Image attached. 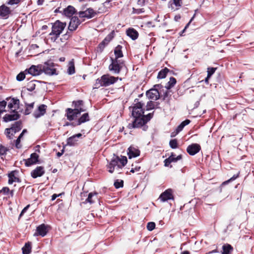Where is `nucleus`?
<instances>
[{
	"label": "nucleus",
	"instance_id": "6e6552de",
	"mask_svg": "<svg viewBox=\"0 0 254 254\" xmlns=\"http://www.w3.org/2000/svg\"><path fill=\"white\" fill-rule=\"evenodd\" d=\"M10 113L11 114H5L3 117V121L4 122L7 123L10 121H16L20 118V115L15 110H11Z\"/></svg>",
	"mask_w": 254,
	"mask_h": 254
},
{
	"label": "nucleus",
	"instance_id": "b1692460",
	"mask_svg": "<svg viewBox=\"0 0 254 254\" xmlns=\"http://www.w3.org/2000/svg\"><path fill=\"white\" fill-rule=\"evenodd\" d=\"M17 171H13L10 172L8 174V183L9 184H12L14 182H17L18 183H20L21 182L20 179L15 176V173H17Z\"/></svg>",
	"mask_w": 254,
	"mask_h": 254
},
{
	"label": "nucleus",
	"instance_id": "13d9d810",
	"mask_svg": "<svg viewBox=\"0 0 254 254\" xmlns=\"http://www.w3.org/2000/svg\"><path fill=\"white\" fill-rule=\"evenodd\" d=\"M22 0H9V1H7L6 3L9 5L17 4Z\"/></svg>",
	"mask_w": 254,
	"mask_h": 254
},
{
	"label": "nucleus",
	"instance_id": "cd10ccee",
	"mask_svg": "<svg viewBox=\"0 0 254 254\" xmlns=\"http://www.w3.org/2000/svg\"><path fill=\"white\" fill-rule=\"evenodd\" d=\"M122 46L121 45H118L114 50V54L115 58L114 59L119 60V58L124 56L123 53L122 51Z\"/></svg>",
	"mask_w": 254,
	"mask_h": 254
},
{
	"label": "nucleus",
	"instance_id": "6ab92c4d",
	"mask_svg": "<svg viewBox=\"0 0 254 254\" xmlns=\"http://www.w3.org/2000/svg\"><path fill=\"white\" fill-rule=\"evenodd\" d=\"M47 107V106L44 104L40 105L37 110L34 111L33 116L37 119L43 116L46 113Z\"/></svg>",
	"mask_w": 254,
	"mask_h": 254
},
{
	"label": "nucleus",
	"instance_id": "4d7b16f0",
	"mask_svg": "<svg viewBox=\"0 0 254 254\" xmlns=\"http://www.w3.org/2000/svg\"><path fill=\"white\" fill-rule=\"evenodd\" d=\"M72 33H73L72 31H70V30H68V29H67L66 32L64 34H63V35L64 36H65V38L66 39L68 40L71 37V36L72 35Z\"/></svg>",
	"mask_w": 254,
	"mask_h": 254
},
{
	"label": "nucleus",
	"instance_id": "c85d7f7f",
	"mask_svg": "<svg viewBox=\"0 0 254 254\" xmlns=\"http://www.w3.org/2000/svg\"><path fill=\"white\" fill-rule=\"evenodd\" d=\"M25 72H27L33 76H37L40 75V72L38 71V69L36 67V65H33L28 69H26L25 70Z\"/></svg>",
	"mask_w": 254,
	"mask_h": 254
},
{
	"label": "nucleus",
	"instance_id": "58836bf2",
	"mask_svg": "<svg viewBox=\"0 0 254 254\" xmlns=\"http://www.w3.org/2000/svg\"><path fill=\"white\" fill-rule=\"evenodd\" d=\"M97 194L98 193L96 192L89 193L88 194V197L85 200V202H88L90 204L93 203L94 201L93 200L92 197L94 196H96Z\"/></svg>",
	"mask_w": 254,
	"mask_h": 254
},
{
	"label": "nucleus",
	"instance_id": "69168bd1",
	"mask_svg": "<svg viewBox=\"0 0 254 254\" xmlns=\"http://www.w3.org/2000/svg\"><path fill=\"white\" fill-rule=\"evenodd\" d=\"M115 34L114 31H112L106 37V38L110 39V41L113 38Z\"/></svg>",
	"mask_w": 254,
	"mask_h": 254
},
{
	"label": "nucleus",
	"instance_id": "338daca9",
	"mask_svg": "<svg viewBox=\"0 0 254 254\" xmlns=\"http://www.w3.org/2000/svg\"><path fill=\"white\" fill-rule=\"evenodd\" d=\"M140 167H135V168H132L131 170H130V172L131 173H134L135 172H138L140 170Z\"/></svg>",
	"mask_w": 254,
	"mask_h": 254
},
{
	"label": "nucleus",
	"instance_id": "ddd939ff",
	"mask_svg": "<svg viewBox=\"0 0 254 254\" xmlns=\"http://www.w3.org/2000/svg\"><path fill=\"white\" fill-rule=\"evenodd\" d=\"M84 101L82 100L73 101L72 102V106L74 107L73 109L77 110L80 114L86 111V109L84 108Z\"/></svg>",
	"mask_w": 254,
	"mask_h": 254
},
{
	"label": "nucleus",
	"instance_id": "f3484780",
	"mask_svg": "<svg viewBox=\"0 0 254 254\" xmlns=\"http://www.w3.org/2000/svg\"><path fill=\"white\" fill-rule=\"evenodd\" d=\"M11 11L9 7L4 4L0 6V18L7 19L8 18L9 14H11Z\"/></svg>",
	"mask_w": 254,
	"mask_h": 254
},
{
	"label": "nucleus",
	"instance_id": "412c9836",
	"mask_svg": "<svg viewBox=\"0 0 254 254\" xmlns=\"http://www.w3.org/2000/svg\"><path fill=\"white\" fill-rule=\"evenodd\" d=\"M78 14L79 16L81 18L86 17L87 18H91L95 15V13L92 8H89L85 11H80Z\"/></svg>",
	"mask_w": 254,
	"mask_h": 254
},
{
	"label": "nucleus",
	"instance_id": "dca6fc26",
	"mask_svg": "<svg viewBox=\"0 0 254 254\" xmlns=\"http://www.w3.org/2000/svg\"><path fill=\"white\" fill-rule=\"evenodd\" d=\"M6 100L7 101L10 100L7 105L8 108L11 109V110H15V111H17L19 106V100L14 98H7Z\"/></svg>",
	"mask_w": 254,
	"mask_h": 254
},
{
	"label": "nucleus",
	"instance_id": "5fc2aeb1",
	"mask_svg": "<svg viewBox=\"0 0 254 254\" xmlns=\"http://www.w3.org/2000/svg\"><path fill=\"white\" fill-rule=\"evenodd\" d=\"M146 110L149 111L154 109V103L153 101H149L147 102L146 105Z\"/></svg>",
	"mask_w": 254,
	"mask_h": 254
},
{
	"label": "nucleus",
	"instance_id": "bf43d9fd",
	"mask_svg": "<svg viewBox=\"0 0 254 254\" xmlns=\"http://www.w3.org/2000/svg\"><path fill=\"white\" fill-rule=\"evenodd\" d=\"M21 138V137L18 136L17 139L15 140V147L18 149H19L22 147V145L20 144Z\"/></svg>",
	"mask_w": 254,
	"mask_h": 254
},
{
	"label": "nucleus",
	"instance_id": "a211bd4d",
	"mask_svg": "<svg viewBox=\"0 0 254 254\" xmlns=\"http://www.w3.org/2000/svg\"><path fill=\"white\" fill-rule=\"evenodd\" d=\"M80 23V20H79L77 17H72L70 20V21L69 23V25L68 26V30H70V31L73 32L77 28Z\"/></svg>",
	"mask_w": 254,
	"mask_h": 254
},
{
	"label": "nucleus",
	"instance_id": "0e129e2a",
	"mask_svg": "<svg viewBox=\"0 0 254 254\" xmlns=\"http://www.w3.org/2000/svg\"><path fill=\"white\" fill-rule=\"evenodd\" d=\"M173 3L176 6H181L182 5V0H173Z\"/></svg>",
	"mask_w": 254,
	"mask_h": 254
},
{
	"label": "nucleus",
	"instance_id": "37998d69",
	"mask_svg": "<svg viewBox=\"0 0 254 254\" xmlns=\"http://www.w3.org/2000/svg\"><path fill=\"white\" fill-rule=\"evenodd\" d=\"M36 84L34 81H31L27 84V90L29 91H32L35 89Z\"/></svg>",
	"mask_w": 254,
	"mask_h": 254
},
{
	"label": "nucleus",
	"instance_id": "a19ab883",
	"mask_svg": "<svg viewBox=\"0 0 254 254\" xmlns=\"http://www.w3.org/2000/svg\"><path fill=\"white\" fill-rule=\"evenodd\" d=\"M170 159H171L172 162H176L178 160H181L182 158V155H179L177 157H176V155L174 153H172L171 155L169 157Z\"/></svg>",
	"mask_w": 254,
	"mask_h": 254
},
{
	"label": "nucleus",
	"instance_id": "7ed1b4c3",
	"mask_svg": "<svg viewBox=\"0 0 254 254\" xmlns=\"http://www.w3.org/2000/svg\"><path fill=\"white\" fill-rule=\"evenodd\" d=\"M153 117V114L149 113L147 115H142L140 119H134L132 123L128 124L127 127L129 129L139 128L144 126Z\"/></svg>",
	"mask_w": 254,
	"mask_h": 254
},
{
	"label": "nucleus",
	"instance_id": "6e6d98bb",
	"mask_svg": "<svg viewBox=\"0 0 254 254\" xmlns=\"http://www.w3.org/2000/svg\"><path fill=\"white\" fill-rule=\"evenodd\" d=\"M36 68L38 69V71L40 72V75L44 71L45 68V64H38L36 65Z\"/></svg>",
	"mask_w": 254,
	"mask_h": 254
},
{
	"label": "nucleus",
	"instance_id": "f257e3e1",
	"mask_svg": "<svg viewBox=\"0 0 254 254\" xmlns=\"http://www.w3.org/2000/svg\"><path fill=\"white\" fill-rule=\"evenodd\" d=\"M51 24L52 31L49 34V39L51 42L58 43L57 40L64 29L66 25V23L57 20L54 23H51Z\"/></svg>",
	"mask_w": 254,
	"mask_h": 254
},
{
	"label": "nucleus",
	"instance_id": "09e8293b",
	"mask_svg": "<svg viewBox=\"0 0 254 254\" xmlns=\"http://www.w3.org/2000/svg\"><path fill=\"white\" fill-rule=\"evenodd\" d=\"M9 149L3 146L2 144H0V156L5 155L6 152L8 151Z\"/></svg>",
	"mask_w": 254,
	"mask_h": 254
},
{
	"label": "nucleus",
	"instance_id": "a18cd8bd",
	"mask_svg": "<svg viewBox=\"0 0 254 254\" xmlns=\"http://www.w3.org/2000/svg\"><path fill=\"white\" fill-rule=\"evenodd\" d=\"M169 145L172 149H175L178 147V141L176 139H171L169 142Z\"/></svg>",
	"mask_w": 254,
	"mask_h": 254
},
{
	"label": "nucleus",
	"instance_id": "f8f14e48",
	"mask_svg": "<svg viewBox=\"0 0 254 254\" xmlns=\"http://www.w3.org/2000/svg\"><path fill=\"white\" fill-rule=\"evenodd\" d=\"M49 226L47 225H45V224H42L37 227L36 232L37 233L35 234V235H39L42 237H44L47 235L48 232V228Z\"/></svg>",
	"mask_w": 254,
	"mask_h": 254
},
{
	"label": "nucleus",
	"instance_id": "f03ea898",
	"mask_svg": "<svg viewBox=\"0 0 254 254\" xmlns=\"http://www.w3.org/2000/svg\"><path fill=\"white\" fill-rule=\"evenodd\" d=\"M121 156V158H120L118 156L114 154L110 162L106 166L109 173H113L116 166L117 167V169H122L127 164V157L124 156Z\"/></svg>",
	"mask_w": 254,
	"mask_h": 254
},
{
	"label": "nucleus",
	"instance_id": "423d86ee",
	"mask_svg": "<svg viewBox=\"0 0 254 254\" xmlns=\"http://www.w3.org/2000/svg\"><path fill=\"white\" fill-rule=\"evenodd\" d=\"M102 80V86L107 87L116 83L119 79V77H114L109 74H104L101 76ZM121 80L122 78H120Z\"/></svg>",
	"mask_w": 254,
	"mask_h": 254
},
{
	"label": "nucleus",
	"instance_id": "e2e57ef3",
	"mask_svg": "<svg viewBox=\"0 0 254 254\" xmlns=\"http://www.w3.org/2000/svg\"><path fill=\"white\" fill-rule=\"evenodd\" d=\"M9 189L8 187H3L0 190V193L3 192L4 194H7L9 192Z\"/></svg>",
	"mask_w": 254,
	"mask_h": 254
},
{
	"label": "nucleus",
	"instance_id": "3c124183",
	"mask_svg": "<svg viewBox=\"0 0 254 254\" xmlns=\"http://www.w3.org/2000/svg\"><path fill=\"white\" fill-rule=\"evenodd\" d=\"M4 133L6 135V137L9 139H13L14 134H13V133H10V129H9L8 128H6L5 129Z\"/></svg>",
	"mask_w": 254,
	"mask_h": 254
},
{
	"label": "nucleus",
	"instance_id": "f704fd0d",
	"mask_svg": "<svg viewBox=\"0 0 254 254\" xmlns=\"http://www.w3.org/2000/svg\"><path fill=\"white\" fill-rule=\"evenodd\" d=\"M176 82L177 81L176 78L173 77H171L170 78V81L167 82L165 87L167 90H169L171 89L172 87H173L176 84Z\"/></svg>",
	"mask_w": 254,
	"mask_h": 254
},
{
	"label": "nucleus",
	"instance_id": "052dcab7",
	"mask_svg": "<svg viewBox=\"0 0 254 254\" xmlns=\"http://www.w3.org/2000/svg\"><path fill=\"white\" fill-rule=\"evenodd\" d=\"M30 206V204H28L22 209L19 216V219H20V218L23 215V214L26 212L27 209L29 208Z\"/></svg>",
	"mask_w": 254,
	"mask_h": 254
},
{
	"label": "nucleus",
	"instance_id": "c03bdc74",
	"mask_svg": "<svg viewBox=\"0 0 254 254\" xmlns=\"http://www.w3.org/2000/svg\"><path fill=\"white\" fill-rule=\"evenodd\" d=\"M239 176V173L233 175V176L232 177H231L230 179L228 180L227 181H226L224 182L221 184V186H223L224 185H226L228 184L229 183L233 181L234 180L236 179L237 178H238Z\"/></svg>",
	"mask_w": 254,
	"mask_h": 254
},
{
	"label": "nucleus",
	"instance_id": "bb28decb",
	"mask_svg": "<svg viewBox=\"0 0 254 254\" xmlns=\"http://www.w3.org/2000/svg\"><path fill=\"white\" fill-rule=\"evenodd\" d=\"M110 39L108 38H105L98 46L97 47V51L99 53H102L105 47L109 44L110 42Z\"/></svg>",
	"mask_w": 254,
	"mask_h": 254
},
{
	"label": "nucleus",
	"instance_id": "de8ad7c7",
	"mask_svg": "<svg viewBox=\"0 0 254 254\" xmlns=\"http://www.w3.org/2000/svg\"><path fill=\"white\" fill-rule=\"evenodd\" d=\"M216 67H208L207 68V78H210V77L214 74L216 70Z\"/></svg>",
	"mask_w": 254,
	"mask_h": 254
},
{
	"label": "nucleus",
	"instance_id": "9b49d317",
	"mask_svg": "<svg viewBox=\"0 0 254 254\" xmlns=\"http://www.w3.org/2000/svg\"><path fill=\"white\" fill-rule=\"evenodd\" d=\"M146 96L150 99L157 100L160 97L159 92L157 88H151L146 91Z\"/></svg>",
	"mask_w": 254,
	"mask_h": 254
},
{
	"label": "nucleus",
	"instance_id": "c756f323",
	"mask_svg": "<svg viewBox=\"0 0 254 254\" xmlns=\"http://www.w3.org/2000/svg\"><path fill=\"white\" fill-rule=\"evenodd\" d=\"M75 72V71L74 60L72 59L68 63L67 72L69 75H72L74 74Z\"/></svg>",
	"mask_w": 254,
	"mask_h": 254
},
{
	"label": "nucleus",
	"instance_id": "79ce46f5",
	"mask_svg": "<svg viewBox=\"0 0 254 254\" xmlns=\"http://www.w3.org/2000/svg\"><path fill=\"white\" fill-rule=\"evenodd\" d=\"M27 72H25V71L23 72H20L16 76V80L19 81H21L24 79L26 77V74Z\"/></svg>",
	"mask_w": 254,
	"mask_h": 254
},
{
	"label": "nucleus",
	"instance_id": "20e7f679",
	"mask_svg": "<svg viewBox=\"0 0 254 254\" xmlns=\"http://www.w3.org/2000/svg\"><path fill=\"white\" fill-rule=\"evenodd\" d=\"M134 104L132 107H129V110H131V115L134 119H140L143 114L144 110L142 108L144 104L141 102H138V99H135Z\"/></svg>",
	"mask_w": 254,
	"mask_h": 254
},
{
	"label": "nucleus",
	"instance_id": "7c9ffc66",
	"mask_svg": "<svg viewBox=\"0 0 254 254\" xmlns=\"http://www.w3.org/2000/svg\"><path fill=\"white\" fill-rule=\"evenodd\" d=\"M78 124L81 125L85 122L90 121V117L88 113L83 114L77 120Z\"/></svg>",
	"mask_w": 254,
	"mask_h": 254
},
{
	"label": "nucleus",
	"instance_id": "49530a36",
	"mask_svg": "<svg viewBox=\"0 0 254 254\" xmlns=\"http://www.w3.org/2000/svg\"><path fill=\"white\" fill-rule=\"evenodd\" d=\"M115 188L119 189L120 188L123 187L124 186V181L123 180L119 181V180H117L114 182V184Z\"/></svg>",
	"mask_w": 254,
	"mask_h": 254
},
{
	"label": "nucleus",
	"instance_id": "393cba45",
	"mask_svg": "<svg viewBox=\"0 0 254 254\" xmlns=\"http://www.w3.org/2000/svg\"><path fill=\"white\" fill-rule=\"evenodd\" d=\"M76 12L75 8L71 5L68 6L64 10V14L67 17H71Z\"/></svg>",
	"mask_w": 254,
	"mask_h": 254
},
{
	"label": "nucleus",
	"instance_id": "8fccbe9b",
	"mask_svg": "<svg viewBox=\"0 0 254 254\" xmlns=\"http://www.w3.org/2000/svg\"><path fill=\"white\" fill-rule=\"evenodd\" d=\"M6 104L7 102L4 100L0 102V114L5 111L4 109Z\"/></svg>",
	"mask_w": 254,
	"mask_h": 254
},
{
	"label": "nucleus",
	"instance_id": "a878e982",
	"mask_svg": "<svg viewBox=\"0 0 254 254\" xmlns=\"http://www.w3.org/2000/svg\"><path fill=\"white\" fill-rule=\"evenodd\" d=\"M233 251V247L229 244H226L222 246L221 254H232Z\"/></svg>",
	"mask_w": 254,
	"mask_h": 254
},
{
	"label": "nucleus",
	"instance_id": "1a4fd4ad",
	"mask_svg": "<svg viewBox=\"0 0 254 254\" xmlns=\"http://www.w3.org/2000/svg\"><path fill=\"white\" fill-rule=\"evenodd\" d=\"M159 199H160L162 202H165L171 199L174 200V198L172 190L169 189L165 190L160 194Z\"/></svg>",
	"mask_w": 254,
	"mask_h": 254
},
{
	"label": "nucleus",
	"instance_id": "2eb2a0df",
	"mask_svg": "<svg viewBox=\"0 0 254 254\" xmlns=\"http://www.w3.org/2000/svg\"><path fill=\"white\" fill-rule=\"evenodd\" d=\"M39 155L36 153H33L30 155V158L25 160V165L27 167H29L33 164H35L39 162Z\"/></svg>",
	"mask_w": 254,
	"mask_h": 254
},
{
	"label": "nucleus",
	"instance_id": "0eeeda50",
	"mask_svg": "<svg viewBox=\"0 0 254 254\" xmlns=\"http://www.w3.org/2000/svg\"><path fill=\"white\" fill-rule=\"evenodd\" d=\"M55 64L51 61H48L45 63V68L44 72L48 75H58V72L57 69L54 67Z\"/></svg>",
	"mask_w": 254,
	"mask_h": 254
},
{
	"label": "nucleus",
	"instance_id": "e433bc0d",
	"mask_svg": "<svg viewBox=\"0 0 254 254\" xmlns=\"http://www.w3.org/2000/svg\"><path fill=\"white\" fill-rule=\"evenodd\" d=\"M171 94H170V92L168 90L166 91L163 95L162 96V100L165 101L167 104H170V98H171Z\"/></svg>",
	"mask_w": 254,
	"mask_h": 254
},
{
	"label": "nucleus",
	"instance_id": "2f4dec72",
	"mask_svg": "<svg viewBox=\"0 0 254 254\" xmlns=\"http://www.w3.org/2000/svg\"><path fill=\"white\" fill-rule=\"evenodd\" d=\"M23 254H29L31 252V243L27 242L25 244L22 248Z\"/></svg>",
	"mask_w": 254,
	"mask_h": 254
},
{
	"label": "nucleus",
	"instance_id": "680f3d73",
	"mask_svg": "<svg viewBox=\"0 0 254 254\" xmlns=\"http://www.w3.org/2000/svg\"><path fill=\"white\" fill-rule=\"evenodd\" d=\"M172 159H170L169 157H168V158L166 159L164 162V166L165 167H169L170 164L172 162Z\"/></svg>",
	"mask_w": 254,
	"mask_h": 254
},
{
	"label": "nucleus",
	"instance_id": "aec40b11",
	"mask_svg": "<svg viewBox=\"0 0 254 254\" xmlns=\"http://www.w3.org/2000/svg\"><path fill=\"white\" fill-rule=\"evenodd\" d=\"M45 173L44 168L43 166H38L31 173V176L33 178H37L41 177Z\"/></svg>",
	"mask_w": 254,
	"mask_h": 254
},
{
	"label": "nucleus",
	"instance_id": "ea45409f",
	"mask_svg": "<svg viewBox=\"0 0 254 254\" xmlns=\"http://www.w3.org/2000/svg\"><path fill=\"white\" fill-rule=\"evenodd\" d=\"M11 127L13 128H15L16 131H20L22 128V122L20 121L15 122L11 125Z\"/></svg>",
	"mask_w": 254,
	"mask_h": 254
},
{
	"label": "nucleus",
	"instance_id": "864d4df0",
	"mask_svg": "<svg viewBox=\"0 0 254 254\" xmlns=\"http://www.w3.org/2000/svg\"><path fill=\"white\" fill-rule=\"evenodd\" d=\"M155 223L153 222H148L147 224V229L148 230L152 231L155 228Z\"/></svg>",
	"mask_w": 254,
	"mask_h": 254
},
{
	"label": "nucleus",
	"instance_id": "774afa93",
	"mask_svg": "<svg viewBox=\"0 0 254 254\" xmlns=\"http://www.w3.org/2000/svg\"><path fill=\"white\" fill-rule=\"evenodd\" d=\"M80 125V124H78V122L77 120L76 122H70V126H71L72 127H75L76 126H78Z\"/></svg>",
	"mask_w": 254,
	"mask_h": 254
},
{
	"label": "nucleus",
	"instance_id": "4468645a",
	"mask_svg": "<svg viewBox=\"0 0 254 254\" xmlns=\"http://www.w3.org/2000/svg\"><path fill=\"white\" fill-rule=\"evenodd\" d=\"M200 149L201 147L198 144L193 143L188 146L187 151L190 155L193 156L197 153Z\"/></svg>",
	"mask_w": 254,
	"mask_h": 254
},
{
	"label": "nucleus",
	"instance_id": "473e14b6",
	"mask_svg": "<svg viewBox=\"0 0 254 254\" xmlns=\"http://www.w3.org/2000/svg\"><path fill=\"white\" fill-rule=\"evenodd\" d=\"M170 71L167 67H165L161 69L158 74L157 78L163 79L166 77L167 74Z\"/></svg>",
	"mask_w": 254,
	"mask_h": 254
},
{
	"label": "nucleus",
	"instance_id": "4c0bfd02",
	"mask_svg": "<svg viewBox=\"0 0 254 254\" xmlns=\"http://www.w3.org/2000/svg\"><path fill=\"white\" fill-rule=\"evenodd\" d=\"M34 103H32L31 104H26V109L24 112L25 115H27L31 113L34 108Z\"/></svg>",
	"mask_w": 254,
	"mask_h": 254
},
{
	"label": "nucleus",
	"instance_id": "9d476101",
	"mask_svg": "<svg viewBox=\"0 0 254 254\" xmlns=\"http://www.w3.org/2000/svg\"><path fill=\"white\" fill-rule=\"evenodd\" d=\"M80 114L77 110H73L71 108H67L65 110V116L70 122L74 120Z\"/></svg>",
	"mask_w": 254,
	"mask_h": 254
},
{
	"label": "nucleus",
	"instance_id": "4be33fe9",
	"mask_svg": "<svg viewBox=\"0 0 254 254\" xmlns=\"http://www.w3.org/2000/svg\"><path fill=\"white\" fill-rule=\"evenodd\" d=\"M127 155L129 159L136 157L139 156L140 151L138 149L130 146L128 148Z\"/></svg>",
	"mask_w": 254,
	"mask_h": 254
},
{
	"label": "nucleus",
	"instance_id": "5701e85b",
	"mask_svg": "<svg viewBox=\"0 0 254 254\" xmlns=\"http://www.w3.org/2000/svg\"><path fill=\"white\" fill-rule=\"evenodd\" d=\"M126 34L132 40L137 39L139 35L138 32L133 28L127 29L126 31Z\"/></svg>",
	"mask_w": 254,
	"mask_h": 254
},
{
	"label": "nucleus",
	"instance_id": "72a5a7b5",
	"mask_svg": "<svg viewBox=\"0 0 254 254\" xmlns=\"http://www.w3.org/2000/svg\"><path fill=\"white\" fill-rule=\"evenodd\" d=\"M190 123V121L189 119H186L184 121L182 122L181 124L178 126L177 127V133H179L181 131L183 130L184 127L189 125Z\"/></svg>",
	"mask_w": 254,
	"mask_h": 254
},
{
	"label": "nucleus",
	"instance_id": "c9c22d12",
	"mask_svg": "<svg viewBox=\"0 0 254 254\" xmlns=\"http://www.w3.org/2000/svg\"><path fill=\"white\" fill-rule=\"evenodd\" d=\"M77 141V139L72 135L68 138L66 140V145L68 146H74Z\"/></svg>",
	"mask_w": 254,
	"mask_h": 254
},
{
	"label": "nucleus",
	"instance_id": "603ef678",
	"mask_svg": "<svg viewBox=\"0 0 254 254\" xmlns=\"http://www.w3.org/2000/svg\"><path fill=\"white\" fill-rule=\"evenodd\" d=\"M102 86V80L101 79L98 78L96 80L95 83L94 84L93 89H97L99 88L100 86Z\"/></svg>",
	"mask_w": 254,
	"mask_h": 254
},
{
	"label": "nucleus",
	"instance_id": "39448f33",
	"mask_svg": "<svg viewBox=\"0 0 254 254\" xmlns=\"http://www.w3.org/2000/svg\"><path fill=\"white\" fill-rule=\"evenodd\" d=\"M111 63L109 65V70L113 73L119 74L124 66H125V62L122 60L114 59L111 58Z\"/></svg>",
	"mask_w": 254,
	"mask_h": 254
}]
</instances>
